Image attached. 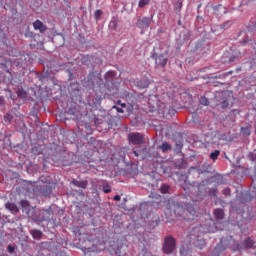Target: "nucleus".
I'll list each match as a JSON object with an SVG mask.
<instances>
[{"label": "nucleus", "instance_id": "51", "mask_svg": "<svg viewBox=\"0 0 256 256\" xmlns=\"http://www.w3.org/2000/svg\"><path fill=\"white\" fill-rule=\"evenodd\" d=\"M26 37H29V34H26Z\"/></svg>", "mask_w": 256, "mask_h": 256}, {"label": "nucleus", "instance_id": "20", "mask_svg": "<svg viewBox=\"0 0 256 256\" xmlns=\"http://www.w3.org/2000/svg\"><path fill=\"white\" fill-rule=\"evenodd\" d=\"M151 3V0H140L138 3V7L140 9H143V7H146V5H149Z\"/></svg>", "mask_w": 256, "mask_h": 256}, {"label": "nucleus", "instance_id": "6", "mask_svg": "<svg viewBox=\"0 0 256 256\" xmlns=\"http://www.w3.org/2000/svg\"><path fill=\"white\" fill-rule=\"evenodd\" d=\"M153 57H155V63L157 67L163 68L165 67V65H167V62L169 61L163 54H154Z\"/></svg>", "mask_w": 256, "mask_h": 256}, {"label": "nucleus", "instance_id": "13", "mask_svg": "<svg viewBox=\"0 0 256 256\" xmlns=\"http://www.w3.org/2000/svg\"><path fill=\"white\" fill-rule=\"evenodd\" d=\"M30 233L34 239H41L43 237V232L37 229L31 230Z\"/></svg>", "mask_w": 256, "mask_h": 256}, {"label": "nucleus", "instance_id": "26", "mask_svg": "<svg viewBox=\"0 0 256 256\" xmlns=\"http://www.w3.org/2000/svg\"><path fill=\"white\" fill-rule=\"evenodd\" d=\"M18 97H21V99H25L27 97V92H25L23 89H19L17 91Z\"/></svg>", "mask_w": 256, "mask_h": 256}, {"label": "nucleus", "instance_id": "5", "mask_svg": "<svg viewBox=\"0 0 256 256\" xmlns=\"http://www.w3.org/2000/svg\"><path fill=\"white\" fill-rule=\"evenodd\" d=\"M136 25H137V27H139V29H141V31L143 33V31H145V29L149 28V25H151V19L147 18V17L138 19Z\"/></svg>", "mask_w": 256, "mask_h": 256}, {"label": "nucleus", "instance_id": "8", "mask_svg": "<svg viewBox=\"0 0 256 256\" xmlns=\"http://www.w3.org/2000/svg\"><path fill=\"white\" fill-rule=\"evenodd\" d=\"M33 27H34L35 31H39L40 33H45V31H47V26H45V24H43V22H41V20H36L33 23Z\"/></svg>", "mask_w": 256, "mask_h": 256}, {"label": "nucleus", "instance_id": "9", "mask_svg": "<svg viewBox=\"0 0 256 256\" xmlns=\"http://www.w3.org/2000/svg\"><path fill=\"white\" fill-rule=\"evenodd\" d=\"M189 173L201 175V173H211V167L207 166L203 169L191 168Z\"/></svg>", "mask_w": 256, "mask_h": 256}, {"label": "nucleus", "instance_id": "24", "mask_svg": "<svg viewBox=\"0 0 256 256\" xmlns=\"http://www.w3.org/2000/svg\"><path fill=\"white\" fill-rule=\"evenodd\" d=\"M231 25H233V22L231 20H228V21L224 22L223 24H221L220 27L222 29H229V27H231Z\"/></svg>", "mask_w": 256, "mask_h": 256}, {"label": "nucleus", "instance_id": "35", "mask_svg": "<svg viewBox=\"0 0 256 256\" xmlns=\"http://www.w3.org/2000/svg\"><path fill=\"white\" fill-rule=\"evenodd\" d=\"M103 191L104 193H111V188L109 186H104Z\"/></svg>", "mask_w": 256, "mask_h": 256}, {"label": "nucleus", "instance_id": "12", "mask_svg": "<svg viewBox=\"0 0 256 256\" xmlns=\"http://www.w3.org/2000/svg\"><path fill=\"white\" fill-rule=\"evenodd\" d=\"M53 191V187L51 185H45L42 189V193L44 197H49L51 195V192Z\"/></svg>", "mask_w": 256, "mask_h": 256}, {"label": "nucleus", "instance_id": "36", "mask_svg": "<svg viewBox=\"0 0 256 256\" xmlns=\"http://www.w3.org/2000/svg\"><path fill=\"white\" fill-rule=\"evenodd\" d=\"M222 7H223V5H217V6H214V7H213V10H214V11H218V10H220Z\"/></svg>", "mask_w": 256, "mask_h": 256}, {"label": "nucleus", "instance_id": "23", "mask_svg": "<svg viewBox=\"0 0 256 256\" xmlns=\"http://www.w3.org/2000/svg\"><path fill=\"white\" fill-rule=\"evenodd\" d=\"M115 71H108L106 74H105V80L106 81H109V79H113V77H115Z\"/></svg>", "mask_w": 256, "mask_h": 256}, {"label": "nucleus", "instance_id": "11", "mask_svg": "<svg viewBox=\"0 0 256 256\" xmlns=\"http://www.w3.org/2000/svg\"><path fill=\"white\" fill-rule=\"evenodd\" d=\"M137 87H139V89H147V87H149V80L142 79V80L138 81Z\"/></svg>", "mask_w": 256, "mask_h": 256}, {"label": "nucleus", "instance_id": "16", "mask_svg": "<svg viewBox=\"0 0 256 256\" xmlns=\"http://www.w3.org/2000/svg\"><path fill=\"white\" fill-rule=\"evenodd\" d=\"M214 216L216 219H223L225 217V212H223V209H216L214 211Z\"/></svg>", "mask_w": 256, "mask_h": 256}, {"label": "nucleus", "instance_id": "18", "mask_svg": "<svg viewBox=\"0 0 256 256\" xmlns=\"http://www.w3.org/2000/svg\"><path fill=\"white\" fill-rule=\"evenodd\" d=\"M244 247H246V249H251V247H253V245H255V242H253V239L251 238H247L245 241H244Z\"/></svg>", "mask_w": 256, "mask_h": 256}, {"label": "nucleus", "instance_id": "29", "mask_svg": "<svg viewBox=\"0 0 256 256\" xmlns=\"http://www.w3.org/2000/svg\"><path fill=\"white\" fill-rule=\"evenodd\" d=\"M251 25L249 26L250 31H256V18L251 21Z\"/></svg>", "mask_w": 256, "mask_h": 256}, {"label": "nucleus", "instance_id": "21", "mask_svg": "<svg viewBox=\"0 0 256 256\" xmlns=\"http://www.w3.org/2000/svg\"><path fill=\"white\" fill-rule=\"evenodd\" d=\"M20 205H21L22 209H25L26 211L29 210V207H30L29 201L21 200Z\"/></svg>", "mask_w": 256, "mask_h": 256}, {"label": "nucleus", "instance_id": "42", "mask_svg": "<svg viewBox=\"0 0 256 256\" xmlns=\"http://www.w3.org/2000/svg\"><path fill=\"white\" fill-rule=\"evenodd\" d=\"M31 167H33L32 164H30V165L27 167V171H31Z\"/></svg>", "mask_w": 256, "mask_h": 256}, {"label": "nucleus", "instance_id": "40", "mask_svg": "<svg viewBox=\"0 0 256 256\" xmlns=\"http://www.w3.org/2000/svg\"><path fill=\"white\" fill-rule=\"evenodd\" d=\"M133 154L135 155V157H139V155H141V152L133 151Z\"/></svg>", "mask_w": 256, "mask_h": 256}, {"label": "nucleus", "instance_id": "10", "mask_svg": "<svg viewBox=\"0 0 256 256\" xmlns=\"http://www.w3.org/2000/svg\"><path fill=\"white\" fill-rule=\"evenodd\" d=\"M6 209L12 211V213H19V208L15 203L8 202L6 203Z\"/></svg>", "mask_w": 256, "mask_h": 256}, {"label": "nucleus", "instance_id": "34", "mask_svg": "<svg viewBox=\"0 0 256 256\" xmlns=\"http://www.w3.org/2000/svg\"><path fill=\"white\" fill-rule=\"evenodd\" d=\"M113 109L117 110L118 113H125V111L123 110V108H119L117 106H113Z\"/></svg>", "mask_w": 256, "mask_h": 256}, {"label": "nucleus", "instance_id": "17", "mask_svg": "<svg viewBox=\"0 0 256 256\" xmlns=\"http://www.w3.org/2000/svg\"><path fill=\"white\" fill-rule=\"evenodd\" d=\"M118 23H119V21L117 20V18H112V20L109 23L110 29H112V31H117Z\"/></svg>", "mask_w": 256, "mask_h": 256}, {"label": "nucleus", "instance_id": "7", "mask_svg": "<svg viewBox=\"0 0 256 256\" xmlns=\"http://www.w3.org/2000/svg\"><path fill=\"white\" fill-rule=\"evenodd\" d=\"M191 191H198V195L196 198V201H201L203 199V196L206 195V191L203 192V189H205V185L199 184L197 188L195 186H191Z\"/></svg>", "mask_w": 256, "mask_h": 256}, {"label": "nucleus", "instance_id": "31", "mask_svg": "<svg viewBox=\"0 0 256 256\" xmlns=\"http://www.w3.org/2000/svg\"><path fill=\"white\" fill-rule=\"evenodd\" d=\"M249 159H250V161H256V155H255V153L251 152V153L249 154Z\"/></svg>", "mask_w": 256, "mask_h": 256}, {"label": "nucleus", "instance_id": "52", "mask_svg": "<svg viewBox=\"0 0 256 256\" xmlns=\"http://www.w3.org/2000/svg\"><path fill=\"white\" fill-rule=\"evenodd\" d=\"M179 7H181V4H179Z\"/></svg>", "mask_w": 256, "mask_h": 256}, {"label": "nucleus", "instance_id": "14", "mask_svg": "<svg viewBox=\"0 0 256 256\" xmlns=\"http://www.w3.org/2000/svg\"><path fill=\"white\" fill-rule=\"evenodd\" d=\"M159 149L162 150V153H167V151H171V146L167 142H163L162 145L159 146Z\"/></svg>", "mask_w": 256, "mask_h": 256}, {"label": "nucleus", "instance_id": "50", "mask_svg": "<svg viewBox=\"0 0 256 256\" xmlns=\"http://www.w3.org/2000/svg\"><path fill=\"white\" fill-rule=\"evenodd\" d=\"M198 9H201V4H200V5H198Z\"/></svg>", "mask_w": 256, "mask_h": 256}, {"label": "nucleus", "instance_id": "25", "mask_svg": "<svg viewBox=\"0 0 256 256\" xmlns=\"http://www.w3.org/2000/svg\"><path fill=\"white\" fill-rule=\"evenodd\" d=\"M169 189H170L169 185L163 184L160 188V191H161V193H163L165 195V194L169 193Z\"/></svg>", "mask_w": 256, "mask_h": 256}, {"label": "nucleus", "instance_id": "46", "mask_svg": "<svg viewBox=\"0 0 256 256\" xmlns=\"http://www.w3.org/2000/svg\"><path fill=\"white\" fill-rule=\"evenodd\" d=\"M121 107H127V104H125V103L121 104Z\"/></svg>", "mask_w": 256, "mask_h": 256}, {"label": "nucleus", "instance_id": "49", "mask_svg": "<svg viewBox=\"0 0 256 256\" xmlns=\"http://www.w3.org/2000/svg\"><path fill=\"white\" fill-rule=\"evenodd\" d=\"M40 221H45V218L43 217L42 219H40Z\"/></svg>", "mask_w": 256, "mask_h": 256}, {"label": "nucleus", "instance_id": "45", "mask_svg": "<svg viewBox=\"0 0 256 256\" xmlns=\"http://www.w3.org/2000/svg\"><path fill=\"white\" fill-rule=\"evenodd\" d=\"M237 249H239V245H237V247L234 248L233 251H237Z\"/></svg>", "mask_w": 256, "mask_h": 256}, {"label": "nucleus", "instance_id": "15", "mask_svg": "<svg viewBox=\"0 0 256 256\" xmlns=\"http://www.w3.org/2000/svg\"><path fill=\"white\" fill-rule=\"evenodd\" d=\"M73 185H75L76 187H81V189H87V181L74 180Z\"/></svg>", "mask_w": 256, "mask_h": 256}, {"label": "nucleus", "instance_id": "32", "mask_svg": "<svg viewBox=\"0 0 256 256\" xmlns=\"http://www.w3.org/2000/svg\"><path fill=\"white\" fill-rule=\"evenodd\" d=\"M223 195H231V189L230 188H225L224 190H223Z\"/></svg>", "mask_w": 256, "mask_h": 256}, {"label": "nucleus", "instance_id": "37", "mask_svg": "<svg viewBox=\"0 0 256 256\" xmlns=\"http://www.w3.org/2000/svg\"><path fill=\"white\" fill-rule=\"evenodd\" d=\"M114 201H121V196L119 195L114 196Z\"/></svg>", "mask_w": 256, "mask_h": 256}, {"label": "nucleus", "instance_id": "44", "mask_svg": "<svg viewBox=\"0 0 256 256\" xmlns=\"http://www.w3.org/2000/svg\"><path fill=\"white\" fill-rule=\"evenodd\" d=\"M42 213H51V211L45 210V211H43Z\"/></svg>", "mask_w": 256, "mask_h": 256}, {"label": "nucleus", "instance_id": "30", "mask_svg": "<svg viewBox=\"0 0 256 256\" xmlns=\"http://www.w3.org/2000/svg\"><path fill=\"white\" fill-rule=\"evenodd\" d=\"M210 197H217V188H212L209 190Z\"/></svg>", "mask_w": 256, "mask_h": 256}, {"label": "nucleus", "instance_id": "33", "mask_svg": "<svg viewBox=\"0 0 256 256\" xmlns=\"http://www.w3.org/2000/svg\"><path fill=\"white\" fill-rule=\"evenodd\" d=\"M7 249H8L9 253H14L15 252V247H13L12 245H8Z\"/></svg>", "mask_w": 256, "mask_h": 256}, {"label": "nucleus", "instance_id": "38", "mask_svg": "<svg viewBox=\"0 0 256 256\" xmlns=\"http://www.w3.org/2000/svg\"><path fill=\"white\" fill-rule=\"evenodd\" d=\"M3 103H5V98H3V96H0V105H3Z\"/></svg>", "mask_w": 256, "mask_h": 256}, {"label": "nucleus", "instance_id": "48", "mask_svg": "<svg viewBox=\"0 0 256 256\" xmlns=\"http://www.w3.org/2000/svg\"><path fill=\"white\" fill-rule=\"evenodd\" d=\"M180 255L183 256V250L180 251Z\"/></svg>", "mask_w": 256, "mask_h": 256}, {"label": "nucleus", "instance_id": "1", "mask_svg": "<svg viewBox=\"0 0 256 256\" xmlns=\"http://www.w3.org/2000/svg\"><path fill=\"white\" fill-rule=\"evenodd\" d=\"M174 213L178 217H183L185 221H193L195 215H197V211H195V208L191 204H187L186 208L179 204L174 205Z\"/></svg>", "mask_w": 256, "mask_h": 256}, {"label": "nucleus", "instance_id": "41", "mask_svg": "<svg viewBox=\"0 0 256 256\" xmlns=\"http://www.w3.org/2000/svg\"><path fill=\"white\" fill-rule=\"evenodd\" d=\"M5 119H8V121H11V115H6Z\"/></svg>", "mask_w": 256, "mask_h": 256}, {"label": "nucleus", "instance_id": "3", "mask_svg": "<svg viewBox=\"0 0 256 256\" xmlns=\"http://www.w3.org/2000/svg\"><path fill=\"white\" fill-rule=\"evenodd\" d=\"M214 101L215 107H221L222 109H227V107H229V99L223 93H218L214 98Z\"/></svg>", "mask_w": 256, "mask_h": 256}, {"label": "nucleus", "instance_id": "39", "mask_svg": "<svg viewBox=\"0 0 256 256\" xmlns=\"http://www.w3.org/2000/svg\"><path fill=\"white\" fill-rule=\"evenodd\" d=\"M176 146L178 147V149H183V143H178V144H176Z\"/></svg>", "mask_w": 256, "mask_h": 256}, {"label": "nucleus", "instance_id": "2", "mask_svg": "<svg viewBox=\"0 0 256 256\" xmlns=\"http://www.w3.org/2000/svg\"><path fill=\"white\" fill-rule=\"evenodd\" d=\"M177 243L175 242V238L173 236H168L164 240V245H163V251L166 253V255H171L173 251H175Z\"/></svg>", "mask_w": 256, "mask_h": 256}, {"label": "nucleus", "instance_id": "28", "mask_svg": "<svg viewBox=\"0 0 256 256\" xmlns=\"http://www.w3.org/2000/svg\"><path fill=\"white\" fill-rule=\"evenodd\" d=\"M200 104H201V105H205V106L209 105V100L207 99V97L202 96V97L200 98Z\"/></svg>", "mask_w": 256, "mask_h": 256}, {"label": "nucleus", "instance_id": "22", "mask_svg": "<svg viewBox=\"0 0 256 256\" xmlns=\"http://www.w3.org/2000/svg\"><path fill=\"white\" fill-rule=\"evenodd\" d=\"M219 155H220L219 150H215L210 154V159H212V161H217V158L219 157Z\"/></svg>", "mask_w": 256, "mask_h": 256}, {"label": "nucleus", "instance_id": "47", "mask_svg": "<svg viewBox=\"0 0 256 256\" xmlns=\"http://www.w3.org/2000/svg\"><path fill=\"white\" fill-rule=\"evenodd\" d=\"M224 242H225V239L222 238V239L220 240V243H224Z\"/></svg>", "mask_w": 256, "mask_h": 256}, {"label": "nucleus", "instance_id": "4", "mask_svg": "<svg viewBox=\"0 0 256 256\" xmlns=\"http://www.w3.org/2000/svg\"><path fill=\"white\" fill-rule=\"evenodd\" d=\"M144 139V136L139 132L128 134V141L132 145H143Z\"/></svg>", "mask_w": 256, "mask_h": 256}, {"label": "nucleus", "instance_id": "19", "mask_svg": "<svg viewBox=\"0 0 256 256\" xmlns=\"http://www.w3.org/2000/svg\"><path fill=\"white\" fill-rule=\"evenodd\" d=\"M241 133H242V135L249 137V135H251V128L250 127H242Z\"/></svg>", "mask_w": 256, "mask_h": 256}, {"label": "nucleus", "instance_id": "27", "mask_svg": "<svg viewBox=\"0 0 256 256\" xmlns=\"http://www.w3.org/2000/svg\"><path fill=\"white\" fill-rule=\"evenodd\" d=\"M101 15H103V11L96 10L94 13V19H96V21H99V19H101Z\"/></svg>", "mask_w": 256, "mask_h": 256}, {"label": "nucleus", "instance_id": "43", "mask_svg": "<svg viewBox=\"0 0 256 256\" xmlns=\"http://www.w3.org/2000/svg\"><path fill=\"white\" fill-rule=\"evenodd\" d=\"M230 241H232V243H235V240H233V237H229Z\"/></svg>", "mask_w": 256, "mask_h": 256}]
</instances>
